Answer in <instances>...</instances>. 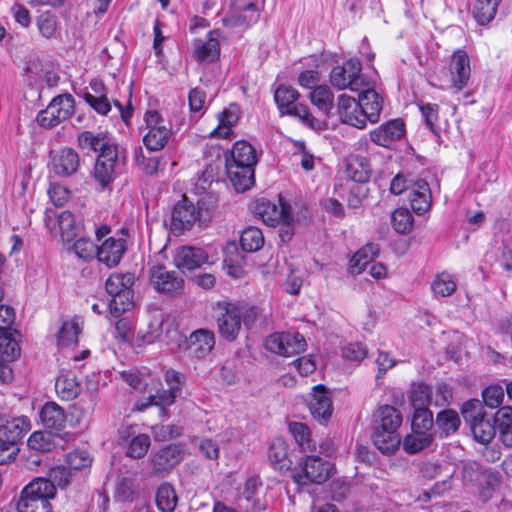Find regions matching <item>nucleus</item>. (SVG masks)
Returning <instances> with one entry per match:
<instances>
[{"instance_id":"nucleus-25","label":"nucleus","mask_w":512,"mask_h":512,"mask_svg":"<svg viewBox=\"0 0 512 512\" xmlns=\"http://www.w3.org/2000/svg\"><path fill=\"white\" fill-rule=\"evenodd\" d=\"M372 442L384 455L393 454L400 446L401 437L396 430L373 428Z\"/></svg>"},{"instance_id":"nucleus-51","label":"nucleus","mask_w":512,"mask_h":512,"mask_svg":"<svg viewBox=\"0 0 512 512\" xmlns=\"http://www.w3.org/2000/svg\"><path fill=\"white\" fill-rule=\"evenodd\" d=\"M431 389L425 383H414L410 400L414 409L427 408L430 403Z\"/></svg>"},{"instance_id":"nucleus-18","label":"nucleus","mask_w":512,"mask_h":512,"mask_svg":"<svg viewBox=\"0 0 512 512\" xmlns=\"http://www.w3.org/2000/svg\"><path fill=\"white\" fill-rule=\"evenodd\" d=\"M312 416L320 423L327 422L333 411L332 401L323 385L313 388L312 399L309 404Z\"/></svg>"},{"instance_id":"nucleus-2","label":"nucleus","mask_w":512,"mask_h":512,"mask_svg":"<svg viewBox=\"0 0 512 512\" xmlns=\"http://www.w3.org/2000/svg\"><path fill=\"white\" fill-rule=\"evenodd\" d=\"M299 97L298 91L286 85H280L275 91V101L282 114L299 118L303 124L314 129L321 130L322 123L315 118L309 108L304 104H295Z\"/></svg>"},{"instance_id":"nucleus-19","label":"nucleus","mask_w":512,"mask_h":512,"mask_svg":"<svg viewBox=\"0 0 512 512\" xmlns=\"http://www.w3.org/2000/svg\"><path fill=\"white\" fill-rule=\"evenodd\" d=\"M126 249L127 246L124 239L110 237L97 248V258L108 267H114L118 265Z\"/></svg>"},{"instance_id":"nucleus-61","label":"nucleus","mask_w":512,"mask_h":512,"mask_svg":"<svg viewBox=\"0 0 512 512\" xmlns=\"http://www.w3.org/2000/svg\"><path fill=\"white\" fill-rule=\"evenodd\" d=\"M28 446L36 451H49L51 449V434L44 432H34L30 435Z\"/></svg>"},{"instance_id":"nucleus-59","label":"nucleus","mask_w":512,"mask_h":512,"mask_svg":"<svg viewBox=\"0 0 512 512\" xmlns=\"http://www.w3.org/2000/svg\"><path fill=\"white\" fill-rule=\"evenodd\" d=\"M83 98L87 104L101 115H106L111 110V104L105 94L93 95L87 92L83 95Z\"/></svg>"},{"instance_id":"nucleus-38","label":"nucleus","mask_w":512,"mask_h":512,"mask_svg":"<svg viewBox=\"0 0 512 512\" xmlns=\"http://www.w3.org/2000/svg\"><path fill=\"white\" fill-rule=\"evenodd\" d=\"M460 423L461 420L458 413L452 409L440 411L435 419V424L442 436H449L450 434L455 433L458 430Z\"/></svg>"},{"instance_id":"nucleus-15","label":"nucleus","mask_w":512,"mask_h":512,"mask_svg":"<svg viewBox=\"0 0 512 512\" xmlns=\"http://www.w3.org/2000/svg\"><path fill=\"white\" fill-rule=\"evenodd\" d=\"M449 69L452 88L459 92L467 86L470 78L471 68L467 53L457 50L452 56Z\"/></svg>"},{"instance_id":"nucleus-21","label":"nucleus","mask_w":512,"mask_h":512,"mask_svg":"<svg viewBox=\"0 0 512 512\" xmlns=\"http://www.w3.org/2000/svg\"><path fill=\"white\" fill-rule=\"evenodd\" d=\"M40 419L50 433L58 434L65 427L66 415L63 408L57 403L47 402L41 409Z\"/></svg>"},{"instance_id":"nucleus-29","label":"nucleus","mask_w":512,"mask_h":512,"mask_svg":"<svg viewBox=\"0 0 512 512\" xmlns=\"http://www.w3.org/2000/svg\"><path fill=\"white\" fill-rule=\"evenodd\" d=\"M495 428L499 431L504 446L512 447V407L503 406L495 414Z\"/></svg>"},{"instance_id":"nucleus-12","label":"nucleus","mask_w":512,"mask_h":512,"mask_svg":"<svg viewBox=\"0 0 512 512\" xmlns=\"http://www.w3.org/2000/svg\"><path fill=\"white\" fill-rule=\"evenodd\" d=\"M199 211L193 203L188 202L186 198L179 201L172 210L171 228L175 234H181L191 229L195 221L199 218Z\"/></svg>"},{"instance_id":"nucleus-26","label":"nucleus","mask_w":512,"mask_h":512,"mask_svg":"<svg viewBox=\"0 0 512 512\" xmlns=\"http://www.w3.org/2000/svg\"><path fill=\"white\" fill-rule=\"evenodd\" d=\"M256 163V151L254 147L247 141L236 142L230 151V156L228 157V155H226L225 160V165L236 164L239 166H255Z\"/></svg>"},{"instance_id":"nucleus-27","label":"nucleus","mask_w":512,"mask_h":512,"mask_svg":"<svg viewBox=\"0 0 512 512\" xmlns=\"http://www.w3.org/2000/svg\"><path fill=\"white\" fill-rule=\"evenodd\" d=\"M78 144L82 149H91L100 154L107 152L109 148L117 149L116 145L104 132L93 134L91 131H83L78 136Z\"/></svg>"},{"instance_id":"nucleus-11","label":"nucleus","mask_w":512,"mask_h":512,"mask_svg":"<svg viewBox=\"0 0 512 512\" xmlns=\"http://www.w3.org/2000/svg\"><path fill=\"white\" fill-rule=\"evenodd\" d=\"M30 429L26 416L11 418L0 414V443L17 446L18 441Z\"/></svg>"},{"instance_id":"nucleus-16","label":"nucleus","mask_w":512,"mask_h":512,"mask_svg":"<svg viewBox=\"0 0 512 512\" xmlns=\"http://www.w3.org/2000/svg\"><path fill=\"white\" fill-rule=\"evenodd\" d=\"M173 261L179 269L194 270L208 261V255L202 248L182 246L176 250Z\"/></svg>"},{"instance_id":"nucleus-56","label":"nucleus","mask_w":512,"mask_h":512,"mask_svg":"<svg viewBox=\"0 0 512 512\" xmlns=\"http://www.w3.org/2000/svg\"><path fill=\"white\" fill-rule=\"evenodd\" d=\"M484 404L489 408L499 407L504 399V389L501 385L494 384L486 387L482 392Z\"/></svg>"},{"instance_id":"nucleus-53","label":"nucleus","mask_w":512,"mask_h":512,"mask_svg":"<svg viewBox=\"0 0 512 512\" xmlns=\"http://www.w3.org/2000/svg\"><path fill=\"white\" fill-rule=\"evenodd\" d=\"M134 160L136 165L142 169L147 175H153L158 171L159 158L158 157H147L142 148L138 147L134 151Z\"/></svg>"},{"instance_id":"nucleus-10","label":"nucleus","mask_w":512,"mask_h":512,"mask_svg":"<svg viewBox=\"0 0 512 512\" xmlns=\"http://www.w3.org/2000/svg\"><path fill=\"white\" fill-rule=\"evenodd\" d=\"M338 114L341 122L349 124L358 129H363L367 124V116L358 102V99L341 94L338 96Z\"/></svg>"},{"instance_id":"nucleus-33","label":"nucleus","mask_w":512,"mask_h":512,"mask_svg":"<svg viewBox=\"0 0 512 512\" xmlns=\"http://www.w3.org/2000/svg\"><path fill=\"white\" fill-rule=\"evenodd\" d=\"M180 460V450L175 445H168L160 449L151 457L152 464L156 471L166 470Z\"/></svg>"},{"instance_id":"nucleus-4","label":"nucleus","mask_w":512,"mask_h":512,"mask_svg":"<svg viewBox=\"0 0 512 512\" xmlns=\"http://www.w3.org/2000/svg\"><path fill=\"white\" fill-rule=\"evenodd\" d=\"M75 100L71 94L54 97L49 105L37 115L41 127L52 128L67 120L74 112Z\"/></svg>"},{"instance_id":"nucleus-42","label":"nucleus","mask_w":512,"mask_h":512,"mask_svg":"<svg viewBox=\"0 0 512 512\" xmlns=\"http://www.w3.org/2000/svg\"><path fill=\"white\" fill-rule=\"evenodd\" d=\"M134 284V275L131 273L126 274H111L105 282V290L110 298L119 294L124 289L131 288Z\"/></svg>"},{"instance_id":"nucleus-24","label":"nucleus","mask_w":512,"mask_h":512,"mask_svg":"<svg viewBox=\"0 0 512 512\" xmlns=\"http://www.w3.org/2000/svg\"><path fill=\"white\" fill-rule=\"evenodd\" d=\"M411 208L418 214H424L431 205V192L428 183L423 179H418L413 183L409 194Z\"/></svg>"},{"instance_id":"nucleus-20","label":"nucleus","mask_w":512,"mask_h":512,"mask_svg":"<svg viewBox=\"0 0 512 512\" xmlns=\"http://www.w3.org/2000/svg\"><path fill=\"white\" fill-rule=\"evenodd\" d=\"M367 86L366 84L365 87L358 91V102L365 116H367V121L376 123L379 121L380 113L383 108V99L374 89Z\"/></svg>"},{"instance_id":"nucleus-35","label":"nucleus","mask_w":512,"mask_h":512,"mask_svg":"<svg viewBox=\"0 0 512 512\" xmlns=\"http://www.w3.org/2000/svg\"><path fill=\"white\" fill-rule=\"evenodd\" d=\"M432 440L433 435L430 432L412 430V433L403 439V449L409 454H416L430 446Z\"/></svg>"},{"instance_id":"nucleus-64","label":"nucleus","mask_w":512,"mask_h":512,"mask_svg":"<svg viewBox=\"0 0 512 512\" xmlns=\"http://www.w3.org/2000/svg\"><path fill=\"white\" fill-rule=\"evenodd\" d=\"M368 350L361 343H350L343 347L342 355L345 359L360 362L367 357Z\"/></svg>"},{"instance_id":"nucleus-62","label":"nucleus","mask_w":512,"mask_h":512,"mask_svg":"<svg viewBox=\"0 0 512 512\" xmlns=\"http://www.w3.org/2000/svg\"><path fill=\"white\" fill-rule=\"evenodd\" d=\"M97 248L92 240L86 238H80L73 244L75 254L85 260L93 258L95 252L97 253Z\"/></svg>"},{"instance_id":"nucleus-36","label":"nucleus","mask_w":512,"mask_h":512,"mask_svg":"<svg viewBox=\"0 0 512 512\" xmlns=\"http://www.w3.org/2000/svg\"><path fill=\"white\" fill-rule=\"evenodd\" d=\"M310 101L326 116L330 115V112L334 106V95L327 85H320L315 87L310 92Z\"/></svg>"},{"instance_id":"nucleus-7","label":"nucleus","mask_w":512,"mask_h":512,"mask_svg":"<svg viewBox=\"0 0 512 512\" xmlns=\"http://www.w3.org/2000/svg\"><path fill=\"white\" fill-rule=\"evenodd\" d=\"M264 346L271 353L290 357L305 351L306 340L299 333L276 332L265 339Z\"/></svg>"},{"instance_id":"nucleus-46","label":"nucleus","mask_w":512,"mask_h":512,"mask_svg":"<svg viewBox=\"0 0 512 512\" xmlns=\"http://www.w3.org/2000/svg\"><path fill=\"white\" fill-rule=\"evenodd\" d=\"M14 331L9 333H0V358L5 361H14L20 355V347L17 341L12 337Z\"/></svg>"},{"instance_id":"nucleus-50","label":"nucleus","mask_w":512,"mask_h":512,"mask_svg":"<svg viewBox=\"0 0 512 512\" xmlns=\"http://www.w3.org/2000/svg\"><path fill=\"white\" fill-rule=\"evenodd\" d=\"M150 444L149 435L138 434L131 439L126 454L134 459L143 458L148 452Z\"/></svg>"},{"instance_id":"nucleus-28","label":"nucleus","mask_w":512,"mask_h":512,"mask_svg":"<svg viewBox=\"0 0 512 512\" xmlns=\"http://www.w3.org/2000/svg\"><path fill=\"white\" fill-rule=\"evenodd\" d=\"M55 390L63 400H72L81 392V386L72 371H63L55 382Z\"/></svg>"},{"instance_id":"nucleus-40","label":"nucleus","mask_w":512,"mask_h":512,"mask_svg":"<svg viewBox=\"0 0 512 512\" xmlns=\"http://www.w3.org/2000/svg\"><path fill=\"white\" fill-rule=\"evenodd\" d=\"M501 0H476L473 15L480 25L489 23L496 15Z\"/></svg>"},{"instance_id":"nucleus-14","label":"nucleus","mask_w":512,"mask_h":512,"mask_svg":"<svg viewBox=\"0 0 512 512\" xmlns=\"http://www.w3.org/2000/svg\"><path fill=\"white\" fill-rule=\"evenodd\" d=\"M117 162V149L109 148L107 152L99 154L94 167V177L103 188L115 179Z\"/></svg>"},{"instance_id":"nucleus-44","label":"nucleus","mask_w":512,"mask_h":512,"mask_svg":"<svg viewBox=\"0 0 512 512\" xmlns=\"http://www.w3.org/2000/svg\"><path fill=\"white\" fill-rule=\"evenodd\" d=\"M132 298L133 292L131 288L124 289L119 294L112 296L108 300L110 313L113 316L118 317L125 311L129 310L133 305Z\"/></svg>"},{"instance_id":"nucleus-45","label":"nucleus","mask_w":512,"mask_h":512,"mask_svg":"<svg viewBox=\"0 0 512 512\" xmlns=\"http://www.w3.org/2000/svg\"><path fill=\"white\" fill-rule=\"evenodd\" d=\"M264 237L260 229L248 227L240 237L241 248L246 252H255L262 248Z\"/></svg>"},{"instance_id":"nucleus-31","label":"nucleus","mask_w":512,"mask_h":512,"mask_svg":"<svg viewBox=\"0 0 512 512\" xmlns=\"http://www.w3.org/2000/svg\"><path fill=\"white\" fill-rule=\"evenodd\" d=\"M402 423V415L399 410L390 405L381 406L376 414L373 428L398 431Z\"/></svg>"},{"instance_id":"nucleus-5","label":"nucleus","mask_w":512,"mask_h":512,"mask_svg":"<svg viewBox=\"0 0 512 512\" xmlns=\"http://www.w3.org/2000/svg\"><path fill=\"white\" fill-rule=\"evenodd\" d=\"M361 70L362 64L359 60L349 59L331 70L330 82L340 90L360 91L366 86Z\"/></svg>"},{"instance_id":"nucleus-47","label":"nucleus","mask_w":512,"mask_h":512,"mask_svg":"<svg viewBox=\"0 0 512 512\" xmlns=\"http://www.w3.org/2000/svg\"><path fill=\"white\" fill-rule=\"evenodd\" d=\"M57 224L63 241L70 242L77 236V225L70 211H63L57 216Z\"/></svg>"},{"instance_id":"nucleus-54","label":"nucleus","mask_w":512,"mask_h":512,"mask_svg":"<svg viewBox=\"0 0 512 512\" xmlns=\"http://www.w3.org/2000/svg\"><path fill=\"white\" fill-rule=\"evenodd\" d=\"M433 423V414L428 408L414 409L412 430L429 432Z\"/></svg>"},{"instance_id":"nucleus-48","label":"nucleus","mask_w":512,"mask_h":512,"mask_svg":"<svg viewBox=\"0 0 512 512\" xmlns=\"http://www.w3.org/2000/svg\"><path fill=\"white\" fill-rule=\"evenodd\" d=\"M136 493L135 481L129 477H121L115 484L114 498L118 502H132Z\"/></svg>"},{"instance_id":"nucleus-55","label":"nucleus","mask_w":512,"mask_h":512,"mask_svg":"<svg viewBox=\"0 0 512 512\" xmlns=\"http://www.w3.org/2000/svg\"><path fill=\"white\" fill-rule=\"evenodd\" d=\"M66 463L70 470H81L91 465L92 458L85 450H75L67 454Z\"/></svg>"},{"instance_id":"nucleus-23","label":"nucleus","mask_w":512,"mask_h":512,"mask_svg":"<svg viewBox=\"0 0 512 512\" xmlns=\"http://www.w3.org/2000/svg\"><path fill=\"white\" fill-rule=\"evenodd\" d=\"M227 175L238 192L248 190L254 183V166L226 164Z\"/></svg>"},{"instance_id":"nucleus-1","label":"nucleus","mask_w":512,"mask_h":512,"mask_svg":"<svg viewBox=\"0 0 512 512\" xmlns=\"http://www.w3.org/2000/svg\"><path fill=\"white\" fill-rule=\"evenodd\" d=\"M56 495L47 478H36L24 487L17 502L19 512H53L50 500Z\"/></svg>"},{"instance_id":"nucleus-6","label":"nucleus","mask_w":512,"mask_h":512,"mask_svg":"<svg viewBox=\"0 0 512 512\" xmlns=\"http://www.w3.org/2000/svg\"><path fill=\"white\" fill-rule=\"evenodd\" d=\"M329 470L328 462L318 456L310 455L299 463L293 477L301 485L322 484L328 479Z\"/></svg>"},{"instance_id":"nucleus-30","label":"nucleus","mask_w":512,"mask_h":512,"mask_svg":"<svg viewBox=\"0 0 512 512\" xmlns=\"http://www.w3.org/2000/svg\"><path fill=\"white\" fill-rule=\"evenodd\" d=\"M191 347L197 358H203L208 355L215 346V336L211 330L198 329L191 333L189 337Z\"/></svg>"},{"instance_id":"nucleus-37","label":"nucleus","mask_w":512,"mask_h":512,"mask_svg":"<svg viewBox=\"0 0 512 512\" xmlns=\"http://www.w3.org/2000/svg\"><path fill=\"white\" fill-rule=\"evenodd\" d=\"M171 135L172 132L167 127L150 128L143 137V143L149 151H160L166 146Z\"/></svg>"},{"instance_id":"nucleus-63","label":"nucleus","mask_w":512,"mask_h":512,"mask_svg":"<svg viewBox=\"0 0 512 512\" xmlns=\"http://www.w3.org/2000/svg\"><path fill=\"white\" fill-rule=\"evenodd\" d=\"M152 434L156 441H167L179 436L181 429L173 424L155 425L152 427Z\"/></svg>"},{"instance_id":"nucleus-52","label":"nucleus","mask_w":512,"mask_h":512,"mask_svg":"<svg viewBox=\"0 0 512 512\" xmlns=\"http://www.w3.org/2000/svg\"><path fill=\"white\" fill-rule=\"evenodd\" d=\"M392 225L398 233H407L413 225V216L406 208H398L392 213Z\"/></svg>"},{"instance_id":"nucleus-8","label":"nucleus","mask_w":512,"mask_h":512,"mask_svg":"<svg viewBox=\"0 0 512 512\" xmlns=\"http://www.w3.org/2000/svg\"><path fill=\"white\" fill-rule=\"evenodd\" d=\"M221 314L217 317V326L220 336L226 341H234L241 330L243 308L231 302H219Z\"/></svg>"},{"instance_id":"nucleus-43","label":"nucleus","mask_w":512,"mask_h":512,"mask_svg":"<svg viewBox=\"0 0 512 512\" xmlns=\"http://www.w3.org/2000/svg\"><path fill=\"white\" fill-rule=\"evenodd\" d=\"M195 57L200 62H213L220 54V45L217 39L210 37L205 42L197 44L195 49Z\"/></svg>"},{"instance_id":"nucleus-57","label":"nucleus","mask_w":512,"mask_h":512,"mask_svg":"<svg viewBox=\"0 0 512 512\" xmlns=\"http://www.w3.org/2000/svg\"><path fill=\"white\" fill-rule=\"evenodd\" d=\"M73 475L72 470L68 467L58 466L50 471V478L48 480L53 484L55 489L56 487L63 489L70 484Z\"/></svg>"},{"instance_id":"nucleus-9","label":"nucleus","mask_w":512,"mask_h":512,"mask_svg":"<svg viewBox=\"0 0 512 512\" xmlns=\"http://www.w3.org/2000/svg\"><path fill=\"white\" fill-rule=\"evenodd\" d=\"M150 283L159 293L177 296L182 293L185 281L178 272L156 265L150 269Z\"/></svg>"},{"instance_id":"nucleus-58","label":"nucleus","mask_w":512,"mask_h":512,"mask_svg":"<svg viewBox=\"0 0 512 512\" xmlns=\"http://www.w3.org/2000/svg\"><path fill=\"white\" fill-rule=\"evenodd\" d=\"M37 26L40 31V33L45 38H52L56 32L57 29V20L56 17L49 13H42L37 20Z\"/></svg>"},{"instance_id":"nucleus-17","label":"nucleus","mask_w":512,"mask_h":512,"mask_svg":"<svg viewBox=\"0 0 512 512\" xmlns=\"http://www.w3.org/2000/svg\"><path fill=\"white\" fill-rule=\"evenodd\" d=\"M404 134V123L400 119L390 120L370 132V139L379 146L389 147Z\"/></svg>"},{"instance_id":"nucleus-22","label":"nucleus","mask_w":512,"mask_h":512,"mask_svg":"<svg viewBox=\"0 0 512 512\" xmlns=\"http://www.w3.org/2000/svg\"><path fill=\"white\" fill-rule=\"evenodd\" d=\"M79 155L72 148H63L52 158L53 170L57 175L70 176L79 167Z\"/></svg>"},{"instance_id":"nucleus-32","label":"nucleus","mask_w":512,"mask_h":512,"mask_svg":"<svg viewBox=\"0 0 512 512\" xmlns=\"http://www.w3.org/2000/svg\"><path fill=\"white\" fill-rule=\"evenodd\" d=\"M239 113L236 106L225 109L219 115V125L215 128L210 136L213 138H229L232 134V127L238 122Z\"/></svg>"},{"instance_id":"nucleus-3","label":"nucleus","mask_w":512,"mask_h":512,"mask_svg":"<svg viewBox=\"0 0 512 512\" xmlns=\"http://www.w3.org/2000/svg\"><path fill=\"white\" fill-rule=\"evenodd\" d=\"M461 412L464 419L470 423L474 439L481 444L490 443L495 436L496 428L485 418L486 413L481 402L477 399L469 400L464 403Z\"/></svg>"},{"instance_id":"nucleus-34","label":"nucleus","mask_w":512,"mask_h":512,"mask_svg":"<svg viewBox=\"0 0 512 512\" xmlns=\"http://www.w3.org/2000/svg\"><path fill=\"white\" fill-rule=\"evenodd\" d=\"M268 457L276 469H288L291 465L288 459V446L282 438H275L271 442Z\"/></svg>"},{"instance_id":"nucleus-49","label":"nucleus","mask_w":512,"mask_h":512,"mask_svg":"<svg viewBox=\"0 0 512 512\" xmlns=\"http://www.w3.org/2000/svg\"><path fill=\"white\" fill-rule=\"evenodd\" d=\"M431 289L437 297L450 296L456 290V283L447 273H440L431 284Z\"/></svg>"},{"instance_id":"nucleus-13","label":"nucleus","mask_w":512,"mask_h":512,"mask_svg":"<svg viewBox=\"0 0 512 512\" xmlns=\"http://www.w3.org/2000/svg\"><path fill=\"white\" fill-rule=\"evenodd\" d=\"M253 211L266 225L275 227L290 213V206L283 203L281 198L279 204L261 198L255 202Z\"/></svg>"},{"instance_id":"nucleus-39","label":"nucleus","mask_w":512,"mask_h":512,"mask_svg":"<svg viewBox=\"0 0 512 512\" xmlns=\"http://www.w3.org/2000/svg\"><path fill=\"white\" fill-rule=\"evenodd\" d=\"M155 501L160 511L173 512L178 501L173 486L169 483L161 484L156 491Z\"/></svg>"},{"instance_id":"nucleus-41","label":"nucleus","mask_w":512,"mask_h":512,"mask_svg":"<svg viewBox=\"0 0 512 512\" xmlns=\"http://www.w3.org/2000/svg\"><path fill=\"white\" fill-rule=\"evenodd\" d=\"M81 326L78 319L64 321L57 334L58 345L69 346L78 341V335L81 333Z\"/></svg>"},{"instance_id":"nucleus-60","label":"nucleus","mask_w":512,"mask_h":512,"mask_svg":"<svg viewBox=\"0 0 512 512\" xmlns=\"http://www.w3.org/2000/svg\"><path fill=\"white\" fill-rule=\"evenodd\" d=\"M289 431L293 435L295 441L303 448H309L310 430L308 426L300 422H291Z\"/></svg>"}]
</instances>
